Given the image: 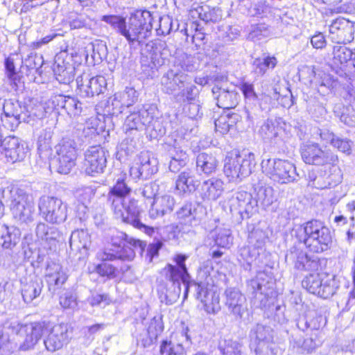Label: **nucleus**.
<instances>
[{
  "label": "nucleus",
  "instance_id": "412c9836",
  "mask_svg": "<svg viewBox=\"0 0 355 355\" xmlns=\"http://www.w3.org/2000/svg\"><path fill=\"white\" fill-rule=\"evenodd\" d=\"M189 79V76L183 72L178 65H175L162 77L161 84L163 90L171 94L184 88Z\"/></svg>",
  "mask_w": 355,
  "mask_h": 355
},
{
  "label": "nucleus",
  "instance_id": "aec40b11",
  "mask_svg": "<svg viewBox=\"0 0 355 355\" xmlns=\"http://www.w3.org/2000/svg\"><path fill=\"white\" fill-rule=\"evenodd\" d=\"M254 349L256 355H274L275 344L273 343V336L269 327L257 326L255 331V338L250 345Z\"/></svg>",
  "mask_w": 355,
  "mask_h": 355
},
{
  "label": "nucleus",
  "instance_id": "79ce46f5",
  "mask_svg": "<svg viewBox=\"0 0 355 355\" xmlns=\"http://www.w3.org/2000/svg\"><path fill=\"white\" fill-rule=\"evenodd\" d=\"M135 257V251L125 248V250H116L112 252L110 250H106L98 254V258L103 262L114 261L116 259L132 261Z\"/></svg>",
  "mask_w": 355,
  "mask_h": 355
},
{
  "label": "nucleus",
  "instance_id": "1a4fd4ad",
  "mask_svg": "<svg viewBox=\"0 0 355 355\" xmlns=\"http://www.w3.org/2000/svg\"><path fill=\"white\" fill-rule=\"evenodd\" d=\"M261 168L263 173L271 179L282 184H287L297 180L299 176L295 166L286 160H263Z\"/></svg>",
  "mask_w": 355,
  "mask_h": 355
},
{
  "label": "nucleus",
  "instance_id": "423d86ee",
  "mask_svg": "<svg viewBox=\"0 0 355 355\" xmlns=\"http://www.w3.org/2000/svg\"><path fill=\"white\" fill-rule=\"evenodd\" d=\"M302 285L310 293L327 299L337 292L340 282L335 276L311 273L304 278Z\"/></svg>",
  "mask_w": 355,
  "mask_h": 355
},
{
  "label": "nucleus",
  "instance_id": "8fccbe9b",
  "mask_svg": "<svg viewBox=\"0 0 355 355\" xmlns=\"http://www.w3.org/2000/svg\"><path fill=\"white\" fill-rule=\"evenodd\" d=\"M95 271L102 277H107L109 279L114 278L116 275V268L107 262H102L95 267Z\"/></svg>",
  "mask_w": 355,
  "mask_h": 355
},
{
  "label": "nucleus",
  "instance_id": "f257e3e1",
  "mask_svg": "<svg viewBox=\"0 0 355 355\" xmlns=\"http://www.w3.org/2000/svg\"><path fill=\"white\" fill-rule=\"evenodd\" d=\"M102 21L110 24L121 35H123L130 44L141 43L149 37L153 28V18L149 11H137L132 14L126 21L119 15H103Z\"/></svg>",
  "mask_w": 355,
  "mask_h": 355
},
{
  "label": "nucleus",
  "instance_id": "5fc2aeb1",
  "mask_svg": "<svg viewBox=\"0 0 355 355\" xmlns=\"http://www.w3.org/2000/svg\"><path fill=\"white\" fill-rule=\"evenodd\" d=\"M44 60L42 56L37 55H30L28 59L25 60L26 66L31 70H35L38 74H41V67L43 64Z\"/></svg>",
  "mask_w": 355,
  "mask_h": 355
},
{
  "label": "nucleus",
  "instance_id": "338daca9",
  "mask_svg": "<svg viewBox=\"0 0 355 355\" xmlns=\"http://www.w3.org/2000/svg\"><path fill=\"white\" fill-rule=\"evenodd\" d=\"M271 12V8L266 4V1H259L250 9V12L253 15H266Z\"/></svg>",
  "mask_w": 355,
  "mask_h": 355
},
{
  "label": "nucleus",
  "instance_id": "4be33fe9",
  "mask_svg": "<svg viewBox=\"0 0 355 355\" xmlns=\"http://www.w3.org/2000/svg\"><path fill=\"white\" fill-rule=\"evenodd\" d=\"M27 153V147L19 138L15 137H5L4 148L0 153V159H5L6 162L15 163L24 159Z\"/></svg>",
  "mask_w": 355,
  "mask_h": 355
},
{
  "label": "nucleus",
  "instance_id": "69168bd1",
  "mask_svg": "<svg viewBox=\"0 0 355 355\" xmlns=\"http://www.w3.org/2000/svg\"><path fill=\"white\" fill-rule=\"evenodd\" d=\"M264 234L262 231L255 230L252 231L248 236V241L256 248H260L264 242Z\"/></svg>",
  "mask_w": 355,
  "mask_h": 355
},
{
  "label": "nucleus",
  "instance_id": "f704fd0d",
  "mask_svg": "<svg viewBox=\"0 0 355 355\" xmlns=\"http://www.w3.org/2000/svg\"><path fill=\"white\" fill-rule=\"evenodd\" d=\"M239 122H241V115L230 111H225L215 120L216 130L225 135L230 130H233Z\"/></svg>",
  "mask_w": 355,
  "mask_h": 355
},
{
  "label": "nucleus",
  "instance_id": "7ed1b4c3",
  "mask_svg": "<svg viewBox=\"0 0 355 355\" xmlns=\"http://www.w3.org/2000/svg\"><path fill=\"white\" fill-rule=\"evenodd\" d=\"M6 328L13 334L24 338L19 348L21 350L33 349L48 330V323L45 321L21 324L17 320L6 323Z\"/></svg>",
  "mask_w": 355,
  "mask_h": 355
},
{
  "label": "nucleus",
  "instance_id": "680f3d73",
  "mask_svg": "<svg viewBox=\"0 0 355 355\" xmlns=\"http://www.w3.org/2000/svg\"><path fill=\"white\" fill-rule=\"evenodd\" d=\"M240 35V30L236 26H227L219 37H221L225 42L234 40Z\"/></svg>",
  "mask_w": 355,
  "mask_h": 355
},
{
  "label": "nucleus",
  "instance_id": "7c9ffc66",
  "mask_svg": "<svg viewBox=\"0 0 355 355\" xmlns=\"http://www.w3.org/2000/svg\"><path fill=\"white\" fill-rule=\"evenodd\" d=\"M175 199L173 196L164 194L157 196L151 204L149 216L151 218L162 217L171 213L175 206Z\"/></svg>",
  "mask_w": 355,
  "mask_h": 355
},
{
  "label": "nucleus",
  "instance_id": "2eb2a0df",
  "mask_svg": "<svg viewBox=\"0 0 355 355\" xmlns=\"http://www.w3.org/2000/svg\"><path fill=\"white\" fill-rule=\"evenodd\" d=\"M300 152L303 161L308 164L334 165L338 161L336 155L329 150H323L319 144L315 143L303 144L300 147Z\"/></svg>",
  "mask_w": 355,
  "mask_h": 355
},
{
  "label": "nucleus",
  "instance_id": "13d9d810",
  "mask_svg": "<svg viewBox=\"0 0 355 355\" xmlns=\"http://www.w3.org/2000/svg\"><path fill=\"white\" fill-rule=\"evenodd\" d=\"M159 190V185L154 182H150L144 185L141 194L142 196L148 199L153 198V200L158 196L157 192Z\"/></svg>",
  "mask_w": 355,
  "mask_h": 355
},
{
  "label": "nucleus",
  "instance_id": "9b49d317",
  "mask_svg": "<svg viewBox=\"0 0 355 355\" xmlns=\"http://www.w3.org/2000/svg\"><path fill=\"white\" fill-rule=\"evenodd\" d=\"M43 343L45 349L53 353L66 347L71 340V332L67 324H57L51 327L48 324V330H46Z\"/></svg>",
  "mask_w": 355,
  "mask_h": 355
},
{
  "label": "nucleus",
  "instance_id": "393cba45",
  "mask_svg": "<svg viewBox=\"0 0 355 355\" xmlns=\"http://www.w3.org/2000/svg\"><path fill=\"white\" fill-rule=\"evenodd\" d=\"M194 286L196 297L204 305V309L207 313H216L220 309L219 299L207 288L204 282H195L191 280L190 287Z\"/></svg>",
  "mask_w": 355,
  "mask_h": 355
},
{
  "label": "nucleus",
  "instance_id": "5701e85b",
  "mask_svg": "<svg viewBox=\"0 0 355 355\" xmlns=\"http://www.w3.org/2000/svg\"><path fill=\"white\" fill-rule=\"evenodd\" d=\"M287 263H293L300 270L315 272L319 268V261L309 258L303 250L292 247L285 257Z\"/></svg>",
  "mask_w": 355,
  "mask_h": 355
},
{
  "label": "nucleus",
  "instance_id": "774afa93",
  "mask_svg": "<svg viewBox=\"0 0 355 355\" xmlns=\"http://www.w3.org/2000/svg\"><path fill=\"white\" fill-rule=\"evenodd\" d=\"M278 104L281 105L283 107L290 108L293 104V95L291 90L286 89V94H280L277 98Z\"/></svg>",
  "mask_w": 355,
  "mask_h": 355
},
{
  "label": "nucleus",
  "instance_id": "f03ea898",
  "mask_svg": "<svg viewBox=\"0 0 355 355\" xmlns=\"http://www.w3.org/2000/svg\"><path fill=\"white\" fill-rule=\"evenodd\" d=\"M295 236L311 252H322L331 243L330 230L320 220H312L294 230Z\"/></svg>",
  "mask_w": 355,
  "mask_h": 355
},
{
  "label": "nucleus",
  "instance_id": "4468645a",
  "mask_svg": "<svg viewBox=\"0 0 355 355\" xmlns=\"http://www.w3.org/2000/svg\"><path fill=\"white\" fill-rule=\"evenodd\" d=\"M3 116L1 121L3 126L14 130L21 122L28 123V108L18 101L6 100L3 104Z\"/></svg>",
  "mask_w": 355,
  "mask_h": 355
},
{
  "label": "nucleus",
  "instance_id": "f3484780",
  "mask_svg": "<svg viewBox=\"0 0 355 355\" xmlns=\"http://www.w3.org/2000/svg\"><path fill=\"white\" fill-rule=\"evenodd\" d=\"M105 150L101 146H90L85 152L84 168L87 175L102 173L106 166Z\"/></svg>",
  "mask_w": 355,
  "mask_h": 355
},
{
  "label": "nucleus",
  "instance_id": "c85d7f7f",
  "mask_svg": "<svg viewBox=\"0 0 355 355\" xmlns=\"http://www.w3.org/2000/svg\"><path fill=\"white\" fill-rule=\"evenodd\" d=\"M205 211V209L200 205H193L191 202L184 204L176 212L177 219L182 225L192 226L193 223L199 221L202 216L200 213Z\"/></svg>",
  "mask_w": 355,
  "mask_h": 355
},
{
  "label": "nucleus",
  "instance_id": "39448f33",
  "mask_svg": "<svg viewBox=\"0 0 355 355\" xmlns=\"http://www.w3.org/2000/svg\"><path fill=\"white\" fill-rule=\"evenodd\" d=\"M35 211L32 196L21 189L11 191L10 211L17 222L21 225L32 223L34 220Z\"/></svg>",
  "mask_w": 355,
  "mask_h": 355
},
{
  "label": "nucleus",
  "instance_id": "c03bdc74",
  "mask_svg": "<svg viewBox=\"0 0 355 355\" xmlns=\"http://www.w3.org/2000/svg\"><path fill=\"white\" fill-rule=\"evenodd\" d=\"M189 158L187 153L182 150H176L172 155L169 163V170L173 173L178 172L188 162Z\"/></svg>",
  "mask_w": 355,
  "mask_h": 355
},
{
  "label": "nucleus",
  "instance_id": "6e6552de",
  "mask_svg": "<svg viewBox=\"0 0 355 355\" xmlns=\"http://www.w3.org/2000/svg\"><path fill=\"white\" fill-rule=\"evenodd\" d=\"M187 258L184 254H175L173 259L175 265L168 263L164 269L166 278L177 286L175 292L178 295L181 292V282L185 286L184 298L187 297L191 283V277L185 264Z\"/></svg>",
  "mask_w": 355,
  "mask_h": 355
},
{
  "label": "nucleus",
  "instance_id": "e433bc0d",
  "mask_svg": "<svg viewBox=\"0 0 355 355\" xmlns=\"http://www.w3.org/2000/svg\"><path fill=\"white\" fill-rule=\"evenodd\" d=\"M188 328L183 329L180 335L179 340L181 341V343H173L171 341L164 340L162 342L160 347V353L162 354H166V355H180L184 352V342L190 344L191 338L188 335Z\"/></svg>",
  "mask_w": 355,
  "mask_h": 355
},
{
  "label": "nucleus",
  "instance_id": "603ef678",
  "mask_svg": "<svg viewBox=\"0 0 355 355\" xmlns=\"http://www.w3.org/2000/svg\"><path fill=\"white\" fill-rule=\"evenodd\" d=\"M60 304L64 309H73L76 303V297L71 291H67L60 296Z\"/></svg>",
  "mask_w": 355,
  "mask_h": 355
},
{
  "label": "nucleus",
  "instance_id": "a878e982",
  "mask_svg": "<svg viewBox=\"0 0 355 355\" xmlns=\"http://www.w3.org/2000/svg\"><path fill=\"white\" fill-rule=\"evenodd\" d=\"M110 243L117 248L116 250H125V248L137 250L140 254L144 252L146 243L139 239H135L129 236L125 232L113 231L110 236Z\"/></svg>",
  "mask_w": 355,
  "mask_h": 355
},
{
  "label": "nucleus",
  "instance_id": "de8ad7c7",
  "mask_svg": "<svg viewBox=\"0 0 355 355\" xmlns=\"http://www.w3.org/2000/svg\"><path fill=\"white\" fill-rule=\"evenodd\" d=\"M87 302L92 306H102L104 307L110 304L111 300L107 294H99L97 293H92L87 300Z\"/></svg>",
  "mask_w": 355,
  "mask_h": 355
},
{
  "label": "nucleus",
  "instance_id": "6e6d98bb",
  "mask_svg": "<svg viewBox=\"0 0 355 355\" xmlns=\"http://www.w3.org/2000/svg\"><path fill=\"white\" fill-rule=\"evenodd\" d=\"M51 132L44 130L41 132L37 140V149L40 151H46L50 148Z\"/></svg>",
  "mask_w": 355,
  "mask_h": 355
},
{
  "label": "nucleus",
  "instance_id": "cd10ccee",
  "mask_svg": "<svg viewBox=\"0 0 355 355\" xmlns=\"http://www.w3.org/2000/svg\"><path fill=\"white\" fill-rule=\"evenodd\" d=\"M200 184L199 180L191 169L187 168L180 172L175 180V190L179 194H191Z\"/></svg>",
  "mask_w": 355,
  "mask_h": 355
},
{
  "label": "nucleus",
  "instance_id": "b1692460",
  "mask_svg": "<svg viewBox=\"0 0 355 355\" xmlns=\"http://www.w3.org/2000/svg\"><path fill=\"white\" fill-rule=\"evenodd\" d=\"M353 23L345 18L339 17L329 26V33L333 42L338 44L349 42L353 40Z\"/></svg>",
  "mask_w": 355,
  "mask_h": 355
},
{
  "label": "nucleus",
  "instance_id": "ddd939ff",
  "mask_svg": "<svg viewBox=\"0 0 355 355\" xmlns=\"http://www.w3.org/2000/svg\"><path fill=\"white\" fill-rule=\"evenodd\" d=\"M158 171V161L148 151L141 152L130 168V177L137 181L147 180Z\"/></svg>",
  "mask_w": 355,
  "mask_h": 355
},
{
  "label": "nucleus",
  "instance_id": "2f4dec72",
  "mask_svg": "<svg viewBox=\"0 0 355 355\" xmlns=\"http://www.w3.org/2000/svg\"><path fill=\"white\" fill-rule=\"evenodd\" d=\"M45 277L49 290L53 291L61 288L67 279L62 266L55 263L47 266Z\"/></svg>",
  "mask_w": 355,
  "mask_h": 355
},
{
  "label": "nucleus",
  "instance_id": "c9c22d12",
  "mask_svg": "<svg viewBox=\"0 0 355 355\" xmlns=\"http://www.w3.org/2000/svg\"><path fill=\"white\" fill-rule=\"evenodd\" d=\"M192 18H199L206 23L216 22L222 19V10L219 8H210L205 5L197 6L190 10Z\"/></svg>",
  "mask_w": 355,
  "mask_h": 355
},
{
  "label": "nucleus",
  "instance_id": "bf43d9fd",
  "mask_svg": "<svg viewBox=\"0 0 355 355\" xmlns=\"http://www.w3.org/2000/svg\"><path fill=\"white\" fill-rule=\"evenodd\" d=\"M269 34L268 27L264 24L256 25L249 33L248 37L251 40H260L262 37H267Z\"/></svg>",
  "mask_w": 355,
  "mask_h": 355
},
{
  "label": "nucleus",
  "instance_id": "0e129e2a",
  "mask_svg": "<svg viewBox=\"0 0 355 355\" xmlns=\"http://www.w3.org/2000/svg\"><path fill=\"white\" fill-rule=\"evenodd\" d=\"M28 119L30 117H36L38 119H42L46 116V114L50 112L51 110L46 107L43 104L39 103L35 105V107H32L31 110H28Z\"/></svg>",
  "mask_w": 355,
  "mask_h": 355
},
{
  "label": "nucleus",
  "instance_id": "58836bf2",
  "mask_svg": "<svg viewBox=\"0 0 355 355\" xmlns=\"http://www.w3.org/2000/svg\"><path fill=\"white\" fill-rule=\"evenodd\" d=\"M43 288V282L40 278L35 277L24 283L21 287V295L26 303H31L40 297Z\"/></svg>",
  "mask_w": 355,
  "mask_h": 355
},
{
  "label": "nucleus",
  "instance_id": "a211bd4d",
  "mask_svg": "<svg viewBox=\"0 0 355 355\" xmlns=\"http://www.w3.org/2000/svg\"><path fill=\"white\" fill-rule=\"evenodd\" d=\"M249 196H250L249 204L252 207H257L260 204L266 209L277 200L273 188L260 180L254 181L252 184Z\"/></svg>",
  "mask_w": 355,
  "mask_h": 355
},
{
  "label": "nucleus",
  "instance_id": "72a5a7b5",
  "mask_svg": "<svg viewBox=\"0 0 355 355\" xmlns=\"http://www.w3.org/2000/svg\"><path fill=\"white\" fill-rule=\"evenodd\" d=\"M216 104L218 107L223 110L234 108L238 103V94L233 91H228L215 86L212 89Z\"/></svg>",
  "mask_w": 355,
  "mask_h": 355
},
{
  "label": "nucleus",
  "instance_id": "3c124183",
  "mask_svg": "<svg viewBox=\"0 0 355 355\" xmlns=\"http://www.w3.org/2000/svg\"><path fill=\"white\" fill-rule=\"evenodd\" d=\"M242 346L236 342H230L225 345H219V349L223 355H241Z\"/></svg>",
  "mask_w": 355,
  "mask_h": 355
},
{
  "label": "nucleus",
  "instance_id": "f8f14e48",
  "mask_svg": "<svg viewBox=\"0 0 355 355\" xmlns=\"http://www.w3.org/2000/svg\"><path fill=\"white\" fill-rule=\"evenodd\" d=\"M127 175L125 173H121L119 174L114 185L110 187L107 196V204L113 213H116L119 216H122L121 209H123V202H125L128 196L131 193L132 189L128 184Z\"/></svg>",
  "mask_w": 355,
  "mask_h": 355
},
{
  "label": "nucleus",
  "instance_id": "a18cd8bd",
  "mask_svg": "<svg viewBox=\"0 0 355 355\" xmlns=\"http://www.w3.org/2000/svg\"><path fill=\"white\" fill-rule=\"evenodd\" d=\"M87 241L88 235L85 232L75 231L72 232L69 239L70 247L72 248L74 246L77 250L86 248Z\"/></svg>",
  "mask_w": 355,
  "mask_h": 355
},
{
  "label": "nucleus",
  "instance_id": "49530a36",
  "mask_svg": "<svg viewBox=\"0 0 355 355\" xmlns=\"http://www.w3.org/2000/svg\"><path fill=\"white\" fill-rule=\"evenodd\" d=\"M119 98L125 105V107L132 106L134 103L137 101L138 93L132 87H125V89L121 92H118Z\"/></svg>",
  "mask_w": 355,
  "mask_h": 355
},
{
  "label": "nucleus",
  "instance_id": "ea45409f",
  "mask_svg": "<svg viewBox=\"0 0 355 355\" xmlns=\"http://www.w3.org/2000/svg\"><path fill=\"white\" fill-rule=\"evenodd\" d=\"M227 302L231 311L240 318L243 313V297L240 291L235 288H228L226 291Z\"/></svg>",
  "mask_w": 355,
  "mask_h": 355
},
{
  "label": "nucleus",
  "instance_id": "09e8293b",
  "mask_svg": "<svg viewBox=\"0 0 355 355\" xmlns=\"http://www.w3.org/2000/svg\"><path fill=\"white\" fill-rule=\"evenodd\" d=\"M277 64L275 58L266 57L263 59H257L254 62V65L256 66L257 72L259 73H264L265 71L269 69H273Z\"/></svg>",
  "mask_w": 355,
  "mask_h": 355
},
{
  "label": "nucleus",
  "instance_id": "dca6fc26",
  "mask_svg": "<svg viewBox=\"0 0 355 355\" xmlns=\"http://www.w3.org/2000/svg\"><path fill=\"white\" fill-rule=\"evenodd\" d=\"M123 209H121L122 216L114 213L116 218L120 219L125 223L132 225L148 236L153 235L155 232L154 228L143 224L139 220L141 209L138 205V200L135 198H126L125 202H123Z\"/></svg>",
  "mask_w": 355,
  "mask_h": 355
},
{
  "label": "nucleus",
  "instance_id": "a19ab883",
  "mask_svg": "<svg viewBox=\"0 0 355 355\" xmlns=\"http://www.w3.org/2000/svg\"><path fill=\"white\" fill-rule=\"evenodd\" d=\"M218 161L214 156L207 153H200L196 157V167L205 174L209 175L215 172Z\"/></svg>",
  "mask_w": 355,
  "mask_h": 355
},
{
  "label": "nucleus",
  "instance_id": "9d476101",
  "mask_svg": "<svg viewBox=\"0 0 355 355\" xmlns=\"http://www.w3.org/2000/svg\"><path fill=\"white\" fill-rule=\"evenodd\" d=\"M41 216L48 223L60 224L67 217V205L58 198L43 196L38 201Z\"/></svg>",
  "mask_w": 355,
  "mask_h": 355
},
{
  "label": "nucleus",
  "instance_id": "4d7b16f0",
  "mask_svg": "<svg viewBox=\"0 0 355 355\" xmlns=\"http://www.w3.org/2000/svg\"><path fill=\"white\" fill-rule=\"evenodd\" d=\"M184 111L187 114L189 119H197L202 115L200 105L196 103H189L184 107Z\"/></svg>",
  "mask_w": 355,
  "mask_h": 355
},
{
  "label": "nucleus",
  "instance_id": "0eeeda50",
  "mask_svg": "<svg viewBox=\"0 0 355 355\" xmlns=\"http://www.w3.org/2000/svg\"><path fill=\"white\" fill-rule=\"evenodd\" d=\"M55 155L53 166L60 174H68L76 165L77 148L76 141L68 137L62 138L55 146Z\"/></svg>",
  "mask_w": 355,
  "mask_h": 355
},
{
  "label": "nucleus",
  "instance_id": "20e7f679",
  "mask_svg": "<svg viewBox=\"0 0 355 355\" xmlns=\"http://www.w3.org/2000/svg\"><path fill=\"white\" fill-rule=\"evenodd\" d=\"M145 128L154 130L155 134L152 133V135L155 137L165 134V129L161 125L160 121L154 119L153 113L148 109L141 107L137 111L131 112L125 119L123 129L127 135L132 134L134 131L137 132Z\"/></svg>",
  "mask_w": 355,
  "mask_h": 355
},
{
  "label": "nucleus",
  "instance_id": "c756f323",
  "mask_svg": "<svg viewBox=\"0 0 355 355\" xmlns=\"http://www.w3.org/2000/svg\"><path fill=\"white\" fill-rule=\"evenodd\" d=\"M224 191V182L218 178H211L205 180L200 189V196L205 200H216Z\"/></svg>",
  "mask_w": 355,
  "mask_h": 355
},
{
  "label": "nucleus",
  "instance_id": "4c0bfd02",
  "mask_svg": "<svg viewBox=\"0 0 355 355\" xmlns=\"http://www.w3.org/2000/svg\"><path fill=\"white\" fill-rule=\"evenodd\" d=\"M21 232L15 227L0 226V245L5 249H12L20 241Z\"/></svg>",
  "mask_w": 355,
  "mask_h": 355
},
{
  "label": "nucleus",
  "instance_id": "052dcab7",
  "mask_svg": "<svg viewBox=\"0 0 355 355\" xmlns=\"http://www.w3.org/2000/svg\"><path fill=\"white\" fill-rule=\"evenodd\" d=\"M107 103L109 107H112V113L113 114L121 113L123 107H125L118 93H116L111 97L107 101Z\"/></svg>",
  "mask_w": 355,
  "mask_h": 355
},
{
  "label": "nucleus",
  "instance_id": "6ab92c4d",
  "mask_svg": "<svg viewBox=\"0 0 355 355\" xmlns=\"http://www.w3.org/2000/svg\"><path fill=\"white\" fill-rule=\"evenodd\" d=\"M77 91L82 98H92L98 96L106 89L107 82L104 76H97L89 78L87 76L76 78Z\"/></svg>",
  "mask_w": 355,
  "mask_h": 355
},
{
  "label": "nucleus",
  "instance_id": "473e14b6",
  "mask_svg": "<svg viewBox=\"0 0 355 355\" xmlns=\"http://www.w3.org/2000/svg\"><path fill=\"white\" fill-rule=\"evenodd\" d=\"M333 54V65L338 68L336 72L343 76L346 74V64L349 60L353 61L354 53L345 46L337 45L334 46Z\"/></svg>",
  "mask_w": 355,
  "mask_h": 355
},
{
  "label": "nucleus",
  "instance_id": "bb28decb",
  "mask_svg": "<svg viewBox=\"0 0 355 355\" xmlns=\"http://www.w3.org/2000/svg\"><path fill=\"white\" fill-rule=\"evenodd\" d=\"M244 157L236 152L231 153L225 158L224 173L231 182H240L243 180V164Z\"/></svg>",
  "mask_w": 355,
  "mask_h": 355
},
{
  "label": "nucleus",
  "instance_id": "37998d69",
  "mask_svg": "<svg viewBox=\"0 0 355 355\" xmlns=\"http://www.w3.org/2000/svg\"><path fill=\"white\" fill-rule=\"evenodd\" d=\"M215 245L223 248H229L233 243L231 230L225 227H217L210 233Z\"/></svg>",
  "mask_w": 355,
  "mask_h": 355
},
{
  "label": "nucleus",
  "instance_id": "864d4df0",
  "mask_svg": "<svg viewBox=\"0 0 355 355\" xmlns=\"http://www.w3.org/2000/svg\"><path fill=\"white\" fill-rule=\"evenodd\" d=\"M67 98V96L64 95H55L52 96L51 98L46 103V104L48 105V109L50 110H58L60 108L64 110L66 105Z\"/></svg>",
  "mask_w": 355,
  "mask_h": 355
},
{
  "label": "nucleus",
  "instance_id": "e2e57ef3",
  "mask_svg": "<svg viewBox=\"0 0 355 355\" xmlns=\"http://www.w3.org/2000/svg\"><path fill=\"white\" fill-rule=\"evenodd\" d=\"M172 29V20L168 16L162 17L159 19V27L157 29L158 35L164 36L170 33Z\"/></svg>",
  "mask_w": 355,
  "mask_h": 355
}]
</instances>
